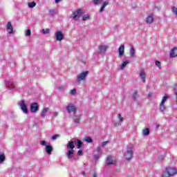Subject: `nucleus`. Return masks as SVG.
Instances as JSON below:
<instances>
[{"label":"nucleus","instance_id":"nucleus-1","mask_svg":"<svg viewBox=\"0 0 177 177\" xmlns=\"http://www.w3.org/2000/svg\"><path fill=\"white\" fill-rule=\"evenodd\" d=\"M75 142L71 141L66 145V149L68 150V153H66V157L68 160H74V149L75 145H74Z\"/></svg>","mask_w":177,"mask_h":177},{"label":"nucleus","instance_id":"nucleus-2","mask_svg":"<svg viewBox=\"0 0 177 177\" xmlns=\"http://www.w3.org/2000/svg\"><path fill=\"white\" fill-rule=\"evenodd\" d=\"M175 175H177V169L176 167H167L161 177H174Z\"/></svg>","mask_w":177,"mask_h":177},{"label":"nucleus","instance_id":"nucleus-3","mask_svg":"<svg viewBox=\"0 0 177 177\" xmlns=\"http://www.w3.org/2000/svg\"><path fill=\"white\" fill-rule=\"evenodd\" d=\"M124 156L127 161L132 160V157H133V145H128L127 147Z\"/></svg>","mask_w":177,"mask_h":177},{"label":"nucleus","instance_id":"nucleus-4","mask_svg":"<svg viewBox=\"0 0 177 177\" xmlns=\"http://www.w3.org/2000/svg\"><path fill=\"white\" fill-rule=\"evenodd\" d=\"M40 145L41 146H46L45 150L47 154H52V151H53V147H52V145H50V143L45 140H41L40 141Z\"/></svg>","mask_w":177,"mask_h":177},{"label":"nucleus","instance_id":"nucleus-5","mask_svg":"<svg viewBox=\"0 0 177 177\" xmlns=\"http://www.w3.org/2000/svg\"><path fill=\"white\" fill-rule=\"evenodd\" d=\"M82 15H84V11L82 10V9L79 8L73 12L72 19L75 21H77V20H80V17H81V16H82Z\"/></svg>","mask_w":177,"mask_h":177},{"label":"nucleus","instance_id":"nucleus-6","mask_svg":"<svg viewBox=\"0 0 177 177\" xmlns=\"http://www.w3.org/2000/svg\"><path fill=\"white\" fill-rule=\"evenodd\" d=\"M19 106L24 114H28V109L27 108V105L26 104V101H24V100L19 102Z\"/></svg>","mask_w":177,"mask_h":177},{"label":"nucleus","instance_id":"nucleus-7","mask_svg":"<svg viewBox=\"0 0 177 177\" xmlns=\"http://www.w3.org/2000/svg\"><path fill=\"white\" fill-rule=\"evenodd\" d=\"M88 72L84 71L82 72L77 76V82H81V81H85L86 80V77L88 76Z\"/></svg>","mask_w":177,"mask_h":177},{"label":"nucleus","instance_id":"nucleus-8","mask_svg":"<svg viewBox=\"0 0 177 177\" xmlns=\"http://www.w3.org/2000/svg\"><path fill=\"white\" fill-rule=\"evenodd\" d=\"M66 111L69 113H73V114H75L77 113V108L74 104H68L66 106Z\"/></svg>","mask_w":177,"mask_h":177},{"label":"nucleus","instance_id":"nucleus-9","mask_svg":"<svg viewBox=\"0 0 177 177\" xmlns=\"http://www.w3.org/2000/svg\"><path fill=\"white\" fill-rule=\"evenodd\" d=\"M38 110H39V105H38V103L33 102L30 104V113H37Z\"/></svg>","mask_w":177,"mask_h":177},{"label":"nucleus","instance_id":"nucleus-10","mask_svg":"<svg viewBox=\"0 0 177 177\" xmlns=\"http://www.w3.org/2000/svg\"><path fill=\"white\" fill-rule=\"evenodd\" d=\"M106 162L107 165H115L117 162L115 158L110 156L106 158Z\"/></svg>","mask_w":177,"mask_h":177},{"label":"nucleus","instance_id":"nucleus-11","mask_svg":"<svg viewBox=\"0 0 177 177\" xmlns=\"http://www.w3.org/2000/svg\"><path fill=\"white\" fill-rule=\"evenodd\" d=\"M55 36L56 41H63V39H64V35L62 31H57Z\"/></svg>","mask_w":177,"mask_h":177},{"label":"nucleus","instance_id":"nucleus-12","mask_svg":"<svg viewBox=\"0 0 177 177\" xmlns=\"http://www.w3.org/2000/svg\"><path fill=\"white\" fill-rule=\"evenodd\" d=\"M119 52V57H122L124 56V53H125V45L122 44L118 48Z\"/></svg>","mask_w":177,"mask_h":177},{"label":"nucleus","instance_id":"nucleus-13","mask_svg":"<svg viewBox=\"0 0 177 177\" xmlns=\"http://www.w3.org/2000/svg\"><path fill=\"white\" fill-rule=\"evenodd\" d=\"M6 86L7 89L12 91V89H14V88H15V82H13V81H12V80L6 82Z\"/></svg>","mask_w":177,"mask_h":177},{"label":"nucleus","instance_id":"nucleus-14","mask_svg":"<svg viewBox=\"0 0 177 177\" xmlns=\"http://www.w3.org/2000/svg\"><path fill=\"white\" fill-rule=\"evenodd\" d=\"M7 32L8 34H13V26H12V22L8 21L7 23Z\"/></svg>","mask_w":177,"mask_h":177},{"label":"nucleus","instance_id":"nucleus-15","mask_svg":"<svg viewBox=\"0 0 177 177\" xmlns=\"http://www.w3.org/2000/svg\"><path fill=\"white\" fill-rule=\"evenodd\" d=\"M139 76L141 78L142 82H146V73H145L143 69L140 71Z\"/></svg>","mask_w":177,"mask_h":177},{"label":"nucleus","instance_id":"nucleus-16","mask_svg":"<svg viewBox=\"0 0 177 177\" xmlns=\"http://www.w3.org/2000/svg\"><path fill=\"white\" fill-rule=\"evenodd\" d=\"M107 49H109V46H106V45H102L99 46V50L100 53H106Z\"/></svg>","mask_w":177,"mask_h":177},{"label":"nucleus","instance_id":"nucleus-17","mask_svg":"<svg viewBox=\"0 0 177 177\" xmlns=\"http://www.w3.org/2000/svg\"><path fill=\"white\" fill-rule=\"evenodd\" d=\"M109 1H105L103 2L101 8L99 10L100 13H103V12H104V9L106 8V6H109Z\"/></svg>","mask_w":177,"mask_h":177},{"label":"nucleus","instance_id":"nucleus-18","mask_svg":"<svg viewBox=\"0 0 177 177\" xmlns=\"http://www.w3.org/2000/svg\"><path fill=\"white\" fill-rule=\"evenodd\" d=\"M154 21V18L153 17V14H150L146 19V23L147 24H151V23H153V21Z\"/></svg>","mask_w":177,"mask_h":177},{"label":"nucleus","instance_id":"nucleus-19","mask_svg":"<svg viewBox=\"0 0 177 177\" xmlns=\"http://www.w3.org/2000/svg\"><path fill=\"white\" fill-rule=\"evenodd\" d=\"M73 120L75 124H80V121H81V115H74Z\"/></svg>","mask_w":177,"mask_h":177},{"label":"nucleus","instance_id":"nucleus-20","mask_svg":"<svg viewBox=\"0 0 177 177\" xmlns=\"http://www.w3.org/2000/svg\"><path fill=\"white\" fill-rule=\"evenodd\" d=\"M49 111V108H44L41 113H40V115L42 118H45L46 114H48V112Z\"/></svg>","mask_w":177,"mask_h":177},{"label":"nucleus","instance_id":"nucleus-21","mask_svg":"<svg viewBox=\"0 0 177 177\" xmlns=\"http://www.w3.org/2000/svg\"><path fill=\"white\" fill-rule=\"evenodd\" d=\"M75 145H76L77 149H81L82 146L84 145V143L80 140H75Z\"/></svg>","mask_w":177,"mask_h":177},{"label":"nucleus","instance_id":"nucleus-22","mask_svg":"<svg viewBox=\"0 0 177 177\" xmlns=\"http://www.w3.org/2000/svg\"><path fill=\"white\" fill-rule=\"evenodd\" d=\"M177 56V48H174L170 53V57H176Z\"/></svg>","mask_w":177,"mask_h":177},{"label":"nucleus","instance_id":"nucleus-23","mask_svg":"<svg viewBox=\"0 0 177 177\" xmlns=\"http://www.w3.org/2000/svg\"><path fill=\"white\" fill-rule=\"evenodd\" d=\"M143 136H149L150 135V130L148 128H146L142 130Z\"/></svg>","mask_w":177,"mask_h":177},{"label":"nucleus","instance_id":"nucleus-24","mask_svg":"<svg viewBox=\"0 0 177 177\" xmlns=\"http://www.w3.org/2000/svg\"><path fill=\"white\" fill-rule=\"evenodd\" d=\"M127 64H129V60H126L123 62L122 64L120 65L121 70H124L125 67H127Z\"/></svg>","mask_w":177,"mask_h":177},{"label":"nucleus","instance_id":"nucleus-25","mask_svg":"<svg viewBox=\"0 0 177 177\" xmlns=\"http://www.w3.org/2000/svg\"><path fill=\"white\" fill-rule=\"evenodd\" d=\"M84 141L86 142V143H92L93 142V140H92V138L90 136H87L84 138Z\"/></svg>","mask_w":177,"mask_h":177},{"label":"nucleus","instance_id":"nucleus-26","mask_svg":"<svg viewBox=\"0 0 177 177\" xmlns=\"http://www.w3.org/2000/svg\"><path fill=\"white\" fill-rule=\"evenodd\" d=\"M28 8H30V9H32V8H35V6H37V3L32 1V2H29L28 3Z\"/></svg>","mask_w":177,"mask_h":177},{"label":"nucleus","instance_id":"nucleus-27","mask_svg":"<svg viewBox=\"0 0 177 177\" xmlns=\"http://www.w3.org/2000/svg\"><path fill=\"white\" fill-rule=\"evenodd\" d=\"M130 55H131V57H136L135 48L133 47H131L130 48Z\"/></svg>","mask_w":177,"mask_h":177},{"label":"nucleus","instance_id":"nucleus-28","mask_svg":"<svg viewBox=\"0 0 177 177\" xmlns=\"http://www.w3.org/2000/svg\"><path fill=\"white\" fill-rule=\"evenodd\" d=\"M48 13L51 16H55V15H57V12L55 9H51L48 10Z\"/></svg>","mask_w":177,"mask_h":177},{"label":"nucleus","instance_id":"nucleus-29","mask_svg":"<svg viewBox=\"0 0 177 177\" xmlns=\"http://www.w3.org/2000/svg\"><path fill=\"white\" fill-rule=\"evenodd\" d=\"M165 110V104L160 102V111H161V113H164V111Z\"/></svg>","mask_w":177,"mask_h":177},{"label":"nucleus","instance_id":"nucleus-30","mask_svg":"<svg viewBox=\"0 0 177 177\" xmlns=\"http://www.w3.org/2000/svg\"><path fill=\"white\" fill-rule=\"evenodd\" d=\"M102 2H103V0H93V3H94V5H100Z\"/></svg>","mask_w":177,"mask_h":177},{"label":"nucleus","instance_id":"nucleus-31","mask_svg":"<svg viewBox=\"0 0 177 177\" xmlns=\"http://www.w3.org/2000/svg\"><path fill=\"white\" fill-rule=\"evenodd\" d=\"M91 17H89L88 15H85L83 16L82 20L83 21H86V20H89Z\"/></svg>","mask_w":177,"mask_h":177},{"label":"nucleus","instance_id":"nucleus-32","mask_svg":"<svg viewBox=\"0 0 177 177\" xmlns=\"http://www.w3.org/2000/svg\"><path fill=\"white\" fill-rule=\"evenodd\" d=\"M5 161V154L1 153L0 154V162H3Z\"/></svg>","mask_w":177,"mask_h":177},{"label":"nucleus","instance_id":"nucleus-33","mask_svg":"<svg viewBox=\"0 0 177 177\" xmlns=\"http://www.w3.org/2000/svg\"><path fill=\"white\" fill-rule=\"evenodd\" d=\"M25 35L26 37H30V35H31V30L28 29L27 30H26Z\"/></svg>","mask_w":177,"mask_h":177},{"label":"nucleus","instance_id":"nucleus-34","mask_svg":"<svg viewBox=\"0 0 177 177\" xmlns=\"http://www.w3.org/2000/svg\"><path fill=\"white\" fill-rule=\"evenodd\" d=\"M155 64H156V66H157V67H158V68L161 70V62H160L159 61H156Z\"/></svg>","mask_w":177,"mask_h":177},{"label":"nucleus","instance_id":"nucleus-35","mask_svg":"<svg viewBox=\"0 0 177 177\" xmlns=\"http://www.w3.org/2000/svg\"><path fill=\"white\" fill-rule=\"evenodd\" d=\"M49 31H50V30H49V29H48V28L46 29V30H45V29H43V30H41L42 33L44 34V35H46V34H49Z\"/></svg>","mask_w":177,"mask_h":177},{"label":"nucleus","instance_id":"nucleus-36","mask_svg":"<svg viewBox=\"0 0 177 177\" xmlns=\"http://www.w3.org/2000/svg\"><path fill=\"white\" fill-rule=\"evenodd\" d=\"M106 145H109V141H105V142H102L101 147H106Z\"/></svg>","mask_w":177,"mask_h":177},{"label":"nucleus","instance_id":"nucleus-37","mask_svg":"<svg viewBox=\"0 0 177 177\" xmlns=\"http://www.w3.org/2000/svg\"><path fill=\"white\" fill-rule=\"evenodd\" d=\"M118 118L119 119L120 122H122L124 121V118H122V116H121V114L118 115Z\"/></svg>","mask_w":177,"mask_h":177},{"label":"nucleus","instance_id":"nucleus-38","mask_svg":"<svg viewBox=\"0 0 177 177\" xmlns=\"http://www.w3.org/2000/svg\"><path fill=\"white\" fill-rule=\"evenodd\" d=\"M60 136L55 134L54 136H52V140H56V139H57Z\"/></svg>","mask_w":177,"mask_h":177},{"label":"nucleus","instance_id":"nucleus-39","mask_svg":"<svg viewBox=\"0 0 177 177\" xmlns=\"http://www.w3.org/2000/svg\"><path fill=\"white\" fill-rule=\"evenodd\" d=\"M66 86H59L58 87L59 91H64L66 89Z\"/></svg>","mask_w":177,"mask_h":177},{"label":"nucleus","instance_id":"nucleus-40","mask_svg":"<svg viewBox=\"0 0 177 177\" xmlns=\"http://www.w3.org/2000/svg\"><path fill=\"white\" fill-rule=\"evenodd\" d=\"M137 96H138V93L135 92L133 93L132 97H133V100H136Z\"/></svg>","mask_w":177,"mask_h":177},{"label":"nucleus","instance_id":"nucleus-41","mask_svg":"<svg viewBox=\"0 0 177 177\" xmlns=\"http://www.w3.org/2000/svg\"><path fill=\"white\" fill-rule=\"evenodd\" d=\"M77 93V89L73 88L71 91V95H75Z\"/></svg>","mask_w":177,"mask_h":177},{"label":"nucleus","instance_id":"nucleus-42","mask_svg":"<svg viewBox=\"0 0 177 177\" xmlns=\"http://www.w3.org/2000/svg\"><path fill=\"white\" fill-rule=\"evenodd\" d=\"M167 99H168V97L167 96H164L162 99V102L161 103H163L165 104V100H167Z\"/></svg>","mask_w":177,"mask_h":177},{"label":"nucleus","instance_id":"nucleus-43","mask_svg":"<svg viewBox=\"0 0 177 177\" xmlns=\"http://www.w3.org/2000/svg\"><path fill=\"white\" fill-rule=\"evenodd\" d=\"M84 154V153H82V151H81V150H79L78 151H77V155L78 156H82Z\"/></svg>","mask_w":177,"mask_h":177},{"label":"nucleus","instance_id":"nucleus-44","mask_svg":"<svg viewBox=\"0 0 177 177\" xmlns=\"http://www.w3.org/2000/svg\"><path fill=\"white\" fill-rule=\"evenodd\" d=\"M97 151L102 154V148H100V147H98Z\"/></svg>","mask_w":177,"mask_h":177},{"label":"nucleus","instance_id":"nucleus-45","mask_svg":"<svg viewBox=\"0 0 177 177\" xmlns=\"http://www.w3.org/2000/svg\"><path fill=\"white\" fill-rule=\"evenodd\" d=\"M53 115H54L55 117H57V115H59V113H58L57 112H54V113H53Z\"/></svg>","mask_w":177,"mask_h":177},{"label":"nucleus","instance_id":"nucleus-46","mask_svg":"<svg viewBox=\"0 0 177 177\" xmlns=\"http://www.w3.org/2000/svg\"><path fill=\"white\" fill-rule=\"evenodd\" d=\"M60 1H62V0H55V3H59V2H60Z\"/></svg>","mask_w":177,"mask_h":177},{"label":"nucleus","instance_id":"nucleus-47","mask_svg":"<svg viewBox=\"0 0 177 177\" xmlns=\"http://www.w3.org/2000/svg\"><path fill=\"white\" fill-rule=\"evenodd\" d=\"M93 177H97V175H96L95 173L93 174Z\"/></svg>","mask_w":177,"mask_h":177},{"label":"nucleus","instance_id":"nucleus-48","mask_svg":"<svg viewBox=\"0 0 177 177\" xmlns=\"http://www.w3.org/2000/svg\"><path fill=\"white\" fill-rule=\"evenodd\" d=\"M99 158V157L97 156H95V160L96 161H97V159Z\"/></svg>","mask_w":177,"mask_h":177},{"label":"nucleus","instance_id":"nucleus-49","mask_svg":"<svg viewBox=\"0 0 177 177\" xmlns=\"http://www.w3.org/2000/svg\"><path fill=\"white\" fill-rule=\"evenodd\" d=\"M82 175H84V176H85V171L82 172Z\"/></svg>","mask_w":177,"mask_h":177},{"label":"nucleus","instance_id":"nucleus-50","mask_svg":"<svg viewBox=\"0 0 177 177\" xmlns=\"http://www.w3.org/2000/svg\"><path fill=\"white\" fill-rule=\"evenodd\" d=\"M151 95H153V93H149V96H151Z\"/></svg>","mask_w":177,"mask_h":177},{"label":"nucleus","instance_id":"nucleus-51","mask_svg":"<svg viewBox=\"0 0 177 177\" xmlns=\"http://www.w3.org/2000/svg\"><path fill=\"white\" fill-rule=\"evenodd\" d=\"M114 126H115V127H117V123H115V124H114Z\"/></svg>","mask_w":177,"mask_h":177}]
</instances>
